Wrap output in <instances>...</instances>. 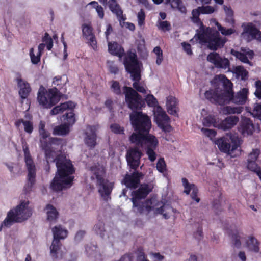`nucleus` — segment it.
<instances>
[{
    "label": "nucleus",
    "instance_id": "obj_1",
    "mask_svg": "<svg viewBox=\"0 0 261 261\" xmlns=\"http://www.w3.org/2000/svg\"><path fill=\"white\" fill-rule=\"evenodd\" d=\"M122 90L127 107L132 111L129 119L134 130L148 134L151 127V121L150 117L141 111L142 108L145 107L142 97L132 87L124 86Z\"/></svg>",
    "mask_w": 261,
    "mask_h": 261
},
{
    "label": "nucleus",
    "instance_id": "obj_2",
    "mask_svg": "<svg viewBox=\"0 0 261 261\" xmlns=\"http://www.w3.org/2000/svg\"><path fill=\"white\" fill-rule=\"evenodd\" d=\"M56 165L57 171L50 184V188L55 191H61L72 185L75 169L71 161L64 156L57 158Z\"/></svg>",
    "mask_w": 261,
    "mask_h": 261
},
{
    "label": "nucleus",
    "instance_id": "obj_3",
    "mask_svg": "<svg viewBox=\"0 0 261 261\" xmlns=\"http://www.w3.org/2000/svg\"><path fill=\"white\" fill-rule=\"evenodd\" d=\"M53 85L55 87L47 90L42 85L40 86L37 93V100L39 104L43 108L50 109L56 105L62 96L60 90L66 92L65 83L62 82V77L57 76L54 78Z\"/></svg>",
    "mask_w": 261,
    "mask_h": 261
},
{
    "label": "nucleus",
    "instance_id": "obj_4",
    "mask_svg": "<svg viewBox=\"0 0 261 261\" xmlns=\"http://www.w3.org/2000/svg\"><path fill=\"white\" fill-rule=\"evenodd\" d=\"M226 77L225 75H216L211 82L214 88L210 89L204 93L205 98L210 102L215 105H224L226 99L230 98L231 94L224 83L226 82L223 77Z\"/></svg>",
    "mask_w": 261,
    "mask_h": 261
},
{
    "label": "nucleus",
    "instance_id": "obj_5",
    "mask_svg": "<svg viewBox=\"0 0 261 261\" xmlns=\"http://www.w3.org/2000/svg\"><path fill=\"white\" fill-rule=\"evenodd\" d=\"M147 184L142 185L137 190L134 191L132 193L131 198L133 202V207L134 212L142 214L144 210L150 212L154 209L156 203V200L154 198L147 199L145 202L141 201L144 199L151 192Z\"/></svg>",
    "mask_w": 261,
    "mask_h": 261
},
{
    "label": "nucleus",
    "instance_id": "obj_6",
    "mask_svg": "<svg viewBox=\"0 0 261 261\" xmlns=\"http://www.w3.org/2000/svg\"><path fill=\"white\" fill-rule=\"evenodd\" d=\"M28 201H22L15 208L11 209L0 225V231L3 227L10 228L14 224L21 223L32 216V210L28 206Z\"/></svg>",
    "mask_w": 261,
    "mask_h": 261
},
{
    "label": "nucleus",
    "instance_id": "obj_7",
    "mask_svg": "<svg viewBox=\"0 0 261 261\" xmlns=\"http://www.w3.org/2000/svg\"><path fill=\"white\" fill-rule=\"evenodd\" d=\"M144 102L150 107H155L154 111V120L158 126L165 133H169L172 130V127L170 124V119L162 108L158 106V102L156 98L152 94H147L144 99Z\"/></svg>",
    "mask_w": 261,
    "mask_h": 261
},
{
    "label": "nucleus",
    "instance_id": "obj_8",
    "mask_svg": "<svg viewBox=\"0 0 261 261\" xmlns=\"http://www.w3.org/2000/svg\"><path fill=\"white\" fill-rule=\"evenodd\" d=\"M199 42L207 43L208 48L212 50H217L224 46L226 40L220 37L219 32L210 27H207L197 36Z\"/></svg>",
    "mask_w": 261,
    "mask_h": 261
},
{
    "label": "nucleus",
    "instance_id": "obj_9",
    "mask_svg": "<svg viewBox=\"0 0 261 261\" xmlns=\"http://www.w3.org/2000/svg\"><path fill=\"white\" fill-rule=\"evenodd\" d=\"M92 171L96 179V186L98 192L103 200L108 202L111 199V194L114 188V183L105 179L103 177V170L97 167H92Z\"/></svg>",
    "mask_w": 261,
    "mask_h": 261
},
{
    "label": "nucleus",
    "instance_id": "obj_10",
    "mask_svg": "<svg viewBox=\"0 0 261 261\" xmlns=\"http://www.w3.org/2000/svg\"><path fill=\"white\" fill-rule=\"evenodd\" d=\"M24 161L28 170L27 182L25 185L23 191L25 194L29 193L36 182V168L34 161L30 154L28 146H23Z\"/></svg>",
    "mask_w": 261,
    "mask_h": 261
},
{
    "label": "nucleus",
    "instance_id": "obj_11",
    "mask_svg": "<svg viewBox=\"0 0 261 261\" xmlns=\"http://www.w3.org/2000/svg\"><path fill=\"white\" fill-rule=\"evenodd\" d=\"M215 144L220 151L232 156L234 151L240 146V140L237 136L230 134L217 139Z\"/></svg>",
    "mask_w": 261,
    "mask_h": 261
},
{
    "label": "nucleus",
    "instance_id": "obj_12",
    "mask_svg": "<svg viewBox=\"0 0 261 261\" xmlns=\"http://www.w3.org/2000/svg\"><path fill=\"white\" fill-rule=\"evenodd\" d=\"M123 64L127 72L130 74L132 80L141 79L139 61L135 53L128 51L123 59Z\"/></svg>",
    "mask_w": 261,
    "mask_h": 261
},
{
    "label": "nucleus",
    "instance_id": "obj_13",
    "mask_svg": "<svg viewBox=\"0 0 261 261\" xmlns=\"http://www.w3.org/2000/svg\"><path fill=\"white\" fill-rule=\"evenodd\" d=\"M223 79H225L226 82V84L224 83V84L226 87H227V90H229V92H230L231 94L230 98L226 99V103L232 101L236 104L241 105H244L247 99L248 89L246 88H243L234 95L232 89V83L227 77H224Z\"/></svg>",
    "mask_w": 261,
    "mask_h": 261
},
{
    "label": "nucleus",
    "instance_id": "obj_14",
    "mask_svg": "<svg viewBox=\"0 0 261 261\" xmlns=\"http://www.w3.org/2000/svg\"><path fill=\"white\" fill-rule=\"evenodd\" d=\"M143 154L138 147L129 148L126 153V159L130 168L136 170L140 164V159Z\"/></svg>",
    "mask_w": 261,
    "mask_h": 261
},
{
    "label": "nucleus",
    "instance_id": "obj_15",
    "mask_svg": "<svg viewBox=\"0 0 261 261\" xmlns=\"http://www.w3.org/2000/svg\"><path fill=\"white\" fill-rule=\"evenodd\" d=\"M40 146L44 152L46 161L57 163V158L63 156L60 152V149L56 147H51L48 146L47 140H40Z\"/></svg>",
    "mask_w": 261,
    "mask_h": 261
},
{
    "label": "nucleus",
    "instance_id": "obj_16",
    "mask_svg": "<svg viewBox=\"0 0 261 261\" xmlns=\"http://www.w3.org/2000/svg\"><path fill=\"white\" fill-rule=\"evenodd\" d=\"M242 27L243 29V31L241 36L243 38L248 36V38L250 37L251 39L261 40V31L257 28L254 24L252 22L243 23Z\"/></svg>",
    "mask_w": 261,
    "mask_h": 261
},
{
    "label": "nucleus",
    "instance_id": "obj_17",
    "mask_svg": "<svg viewBox=\"0 0 261 261\" xmlns=\"http://www.w3.org/2000/svg\"><path fill=\"white\" fill-rule=\"evenodd\" d=\"M207 60L213 64L217 68L226 69L229 67L230 62L227 58H222L220 55L216 52L210 53L207 56Z\"/></svg>",
    "mask_w": 261,
    "mask_h": 261
},
{
    "label": "nucleus",
    "instance_id": "obj_18",
    "mask_svg": "<svg viewBox=\"0 0 261 261\" xmlns=\"http://www.w3.org/2000/svg\"><path fill=\"white\" fill-rule=\"evenodd\" d=\"M142 172L134 171L129 174L127 173L122 181V184L130 189L137 188L140 184V179L143 176Z\"/></svg>",
    "mask_w": 261,
    "mask_h": 261
},
{
    "label": "nucleus",
    "instance_id": "obj_19",
    "mask_svg": "<svg viewBox=\"0 0 261 261\" xmlns=\"http://www.w3.org/2000/svg\"><path fill=\"white\" fill-rule=\"evenodd\" d=\"M82 33L86 39L88 40V44L94 50L97 49V41L93 32V29L90 24L84 23L82 25Z\"/></svg>",
    "mask_w": 261,
    "mask_h": 261
},
{
    "label": "nucleus",
    "instance_id": "obj_20",
    "mask_svg": "<svg viewBox=\"0 0 261 261\" xmlns=\"http://www.w3.org/2000/svg\"><path fill=\"white\" fill-rule=\"evenodd\" d=\"M241 50L244 51V53L237 51L233 49L231 50V54L234 56L237 59H239L244 63L252 65V63L248 59V58L252 60L254 56V53L252 50L248 49L247 50L244 48H242Z\"/></svg>",
    "mask_w": 261,
    "mask_h": 261
},
{
    "label": "nucleus",
    "instance_id": "obj_21",
    "mask_svg": "<svg viewBox=\"0 0 261 261\" xmlns=\"http://www.w3.org/2000/svg\"><path fill=\"white\" fill-rule=\"evenodd\" d=\"M181 181L184 187V192L187 195H189L192 191L191 194L192 199L195 200L197 203L199 202L200 198L198 197V189L197 186L194 184L189 183L186 178H182Z\"/></svg>",
    "mask_w": 261,
    "mask_h": 261
},
{
    "label": "nucleus",
    "instance_id": "obj_22",
    "mask_svg": "<svg viewBox=\"0 0 261 261\" xmlns=\"http://www.w3.org/2000/svg\"><path fill=\"white\" fill-rule=\"evenodd\" d=\"M84 142L86 146L91 148H94L96 145L97 135L96 129L93 126H89L87 131L85 133Z\"/></svg>",
    "mask_w": 261,
    "mask_h": 261
},
{
    "label": "nucleus",
    "instance_id": "obj_23",
    "mask_svg": "<svg viewBox=\"0 0 261 261\" xmlns=\"http://www.w3.org/2000/svg\"><path fill=\"white\" fill-rule=\"evenodd\" d=\"M16 82L19 88V94L20 97L23 99L27 98L31 91L29 83L23 80L21 77H17Z\"/></svg>",
    "mask_w": 261,
    "mask_h": 261
},
{
    "label": "nucleus",
    "instance_id": "obj_24",
    "mask_svg": "<svg viewBox=\"0 0 261 261\" xmlns=\"http://www.w3.org/2000/svg\"><path fill=\"white\" fill-rule=\"evenodd\" d=\"M108 5L111 12L115 14L118 20L121 22L126 19L125 16L123 15V10L120 5L117 3L116 0H110L108 2Z\"/></svg>",
    "mask_w": 261,
    "mask_h": 261
},
{
    "label": "nucleus",
    "instance_id": "obj_25",
    "mask_svg": "<svg viewBox=\"0 0 261 261\" xmlns=\"http://www.w3.org/2000/svg\"><path fill=\"white\" fill-rule=\"evenodd\" d=\"M254 129V125L249 118L244 117L242 119L239 130L242 134L251 135L253 132Z\"/></svg>",
    "mask_w": 261,
    "mask_h": 261
},
{
    "label": "nucleus",
    "instance_id": "obj_26",
    "mask_svg": "<svg viewBox=\"0 0 261 261\" xmlns=\"http://www.w3.org/2000/svg\"><path fill=\"white\" fill-rule=\"evenodd\" d=\"M239 117L236 116H230L219 123V129L224 130L232 128L239 122Z\"/></svg>",
    "mask_w": 261,
    "mask_h": 261
},
{
    "label": "nucleus",
    "instance_id": "obj_27",
    "mask_svg": "<svg viewBox=\"0 0 261 261\" xmlns=\"http://www.w3.org/2000/svg\"><path fill=\"white\" fill-rule=\"evenodd\" d=\"M177 99L173 96H169L167 98L166 107L168 113L175 116H178Z\"/></svg>",
    "mask_w": 261,
    "mask_h": 261
},
{
    "label": "nucleus",
    "instance_id": "obj_28",
    "mask_svg": "<svg viewBox=\"0 0 261 261\" xmlns=\"http://www.w3.org/2000/svg\"><path fill=\"white\" fill-rule=\"evenodd\" d=\"M145 132H135L129 137V141L132 143L135 144L138 146H142L145 140L146 135Z\"/></svg>",
    "mask_w": 261,
    "mask_h": 261
},
{
    "label": "nucleus",
    "instance_id": "obj_29",
    "mask_svg": "<svg viewBox=\"0 0 261 261\" xmlns=\"http://www.w3.org/2000/svg\"><path fill=\"white\" fill-rule=\"evenodd\" d=\"M75 107L74 102L71 101H68L60 104L59 106L55 107L50 112L52 115H57L60 113L63 112L64 111L67 110L68 108L74 109Z\"/></svg>",
    "mask_w": 261,
    "mask_h": 261
},
{
    "label": "nucleus",
    "instance_id": "obj_30",
    "mask_svg": "<svg viewBox=\"0 0 261 261\" xmlns=\"http://www.w3.org/2000/svg\"><path fill=\"white\" fill-rule=\"evenodd\" d=\"M108 50L111 54L119 58H121L124 54V50L123 47L116 42L113 43L109 42Z\"/></svg>",
    "mask_w": 261,
    "mask_h": 261
},
{
    "label": "nucleus",
    "instance_id": "obj_31",
    "mask_svg": "<svg viewBox=\"0 0 261 261\" xmlns=\"http://www.w3.org/2000/svg\"><path fill=\"white\" fill-rule=\"evenodd\" d=\"M47 219L50 223H55L59 216L57 209L51 204H48L45 207Z\"/></svg>",
    "mask_w": 261,
    "mask_h": 261
},
{
    "label": "nucleus",
    "instance_id": "obj_32",
    "mask_svg": "<svg viewBox=\"0 0 261 261\" xmlns=\"http://www.w3.org/2000/svg\"><path fill=\"white\" fill-rule=\"evenodd\" d=\"M54 239L60 241L66 238L68 234V231L63 229L61 225L56 226L52 228Z\"/></svg>",
    "mask_w": 261,
    "mask_h": 261
},
{
    "label": "nucleus",
    "instance_id": "obj_33",
    "mask_svg": "<svg viewBox=\"0 0 261 261\" xmlns=\"http://www.w3.org/2000/svg\"><path fill=\"white\" fill-rule=\"evenodd\" d=\"M70 126L69 124L64 123L55 126L53 131L54 135L65 136L70 132Z\"/></svg>",
    "mask_w": 261,
    "mask_h": 261
},
{
    "label": "nucleus",
    "instance_id": "obj_34",
    "mask_svg": "<svg viewBox=\"0 0 261 261\" xmlns=\"http://www.w3.org/2000/svg\"><path fill=\"white\" fill-rule=\"evenodd\" d=\"M21 124H23L24 131L29 134H31L34 129L33 123L29 120H24L23 119L17 120L15 122V125L16 127H19Z\"/></svg>",
    "mask_w": 261,
    "mask_h": 261
},
{
    "label": "nucleus",
    "instance_id": "obj_35",
    "mask_svg": "<svg viewBox=\"0 0 261 261\" xmlns=\"http://www.w3.org/2000/svg\"><path fill=\"white\" fill-rule=\"evenodd\" d=\"M203 125L205 127L212 126L219 128V122L216 117L212 115H209L204 118L202 121Z\"/></svg>",
    "mask_w": 261,
    "mask_h": 261
},
{
    "label": "nucleus",
    "instance_id": "obj_36",
    "mask_svg": "<svg viewBox=\"0 0 261 261\" xmlns=\"http://www.w3.org/2000/svg\"><path fill=\"white\" fill-rule=\"evenodd\" d=\"M61 243L60 241L53 240L50 246V253L53 260L58 258V251L60 249Z\"/></svg>",
    "mask_w": 261,
    "mask_h": 261
},
{
    "label": "nucleus",
    "instance_id": "obj_37",
    "mask_svg": "<svg viewBox=\"0 0 261 261\" xmlns=\"http://www.w3.org/2000/svg\"><path fill=\"white\" fill-rule=\"evenodd\" d=\"M247 246L248 249L255 252H258L259 250V242L253 236H250L247 242Z\"/></svg>",
    "mask_w": 261,
    "mask_h": 261
},
{
    "label": "nucleus",
    "instance_id": "obj_38",
    "mask_svg": "<svg viewBox=\"0 0 261 261\" xmlns=\"http://www.w3.org/2000/svg\"><path fill=\"white\" fill-rule=\"evenodd\" d=\"M233 72L236 74L237 77H240L243 81H245L248 79V72L243 66H236Z\"/></svg>",
    "mask_w": 261,
    "mask_h": 261
},
{
    "label": "nucleus",
    "instance_id": "obj_39",
    "mask_svg": "<svg viewBox=\"0 0 261 261\" xmlns=\"http://www.w3.org/2000/svg\"><path fill=\"white\" fill-rule=\"evenodd\" d=\"M159 142L155 136L148 134L146 135L144 144H147V148H156Z\"/></svg>",
    "mask_w": 261,
    "mask_h": 261
},
{
    "label": "nucleus",
    "instance_id": "obj_40",
    "mask_svg": "<svg viewBox=\"0 0 261 261\" xmlns=\"http://www.w3.org/2000/svg\"><path fill=\"white\" fill-rule=\"evenodd\" d=\"M73 109H74L68 108L67 110L69 111L66 113L65 115H63L64 120H66L67 121V122L65 123L69 124L70 126H72L76 121L75 114L73 112Z\"/></svg>",
    "mask_w": 261,
    "mask_h": 261
},
{
    "label": "nucleus",
    "instance_id": "obj_41",
    "mask_svg": "<svg viewBox=\"0 0 261 261\" xmlns=\"http://www.w3.org/2000/svg\"><path fill=\"white\" fill-rule=\"evenodd\" d=\"M88 5H91L93 8L95 9L96 12L98 14V17L100 19H102L105 16L104 9L103 7L99 5L97 2L92 1L90 2Z\"/></svg>",
    "mask_w": 261,
    "mask_h": 261
},
{
    "label": "nucleus",
    "instance_id": "obj_42",
    "mask_svg": "<svg viewBox=\"0 0 261 261\" xmlns=\"http://www.w3.org/2000/svg\"><path fill=\"white\" fill-rule=\"evenodd\" d=\"M63 139L58 138L51 137L49 139V141H47L48 146L51 147L58 148L61 147L63 145Z\"/></svg>",
    "mask_w": 261,
    "mask_h": 261
},
{
    "label": "nucleus",
    "instance_id": "obj_43",
    "mask_svg": "<svg viewBox=\"0 0 261 261\" xmlns=\"http://www.w3.org/2000/svg\"><path fill=\"white\" fill-rule=\"evenodd\" d=\"M191 20L194 23L199 26V29L196 30V36H198L201 33L203 32L207 28L203 25V22L201 21L199 17H192Z\"/></svg>",
    "mask_w": 261,
    "mask_h": 261
},
{
    "label": "nucleus",
    "instance_id": "obj_44",
    "mask_svg": "<svg viewBox=\"0 0 261 261\" xmlns=\"http://www.w3.org/2000/svg\"><path fill=\"white\" fill-rule=\"evenodd\" d=\"M170 5L173 9H176L181 12L185 13L186 11V8L181 0H171Z\"/></svg>",
    "mask_w": 261,
    "mask_h": 261
},
{
    "label": "nucleus",
    "instance_id": "obj_45",
    "mask_svg": "<svg viewBox=\"0 0 261 261\" xmlns=\"http://www.w3.org/2000/svg\"><path fill=\"white\" fill-rule=\"evenodd\" d=\"M111 83L110 88L112 92L116 95H121L122 91L119 82L117 81L112 80Z\"/></svg>",
    "mask_w": 261,
    "mask_h": 261
},
{
    "label": "nucleus",
    "instance_id": "obj_46",
    "mask_svg": "<svg viewBox=\"0 0 261 261\" xmlns=\"http://www.w3.org/2000/svg\"><path fill=\"white\" fill-rule=\"evenodd\" d=\"M243 108L241 107H231L226 106L223 108V113L225 114H240L243 111Z\"/></svg>",
    "mask_w": 261,
    "mask_h": 261
},
{
    "label": "nucleus",
    "instance_id": "obj_47",
    "mask_svg": "<svg viewBox=\"0 0 261 261\" xmlns=\"http://www.w3.org/2000/svg\"><path fill=\"white\" fill-rule=\"evenodd\" d=\"M228 233L229 236L231 237L232 241L234 242V246L237 248H239L241 246V243L238 231L237 230H236L234 232L230 231H229Z\"/></svg>",
    "mask_w": 261,
    "mask_h": 261
},
{
    "label": "nucleus",
    "instance_id": "obj_48",
    "mask_svg": "<svg viewBox=\"0 0 261 261\" xmlns=\"http://www.w3.org/2000/svg\"><path fill=\"white\" fill-rule=\"evenodd\" d=\"M140 80L141 79H139L138 80H132L134 82L133 83V88H132L134 89L137 93L140 92L145 94L146 93V89L139 83Z\"/></svg>",
    "mask_w": 261,
    "mask_h": 261
},
{
    "label": "nucleus",
    "instance_id": "obj_49",
    "mask_svg": "<svg viewBox=\"0 0 261 261\" xmlns=\"http://www.w3.org/2000/svg\"><path fill=\"white\" fill-rule=\"evenodd\" d=\"M156 169L160 173L164 174L167 171V166L163 158H160L156 163Z\"/></svg>",
    "mask_w": 261,
    "mask_h": 261
},
{
    "label": "nucleus",
    "instance_id": "obj_50",
    "mask_svg": "<svg viewBox=\"0 0 261 261\" xmlns=\"http://www.w3.org/2000/svg\"><path fill=\"white\" fill-rule=\"evenodd\" d=\"M94 230L97 234L103 237L105 229V224L102 221H98L94 226Z\"/></svg>",
    "mask_w": 261,
    "mask_h": 261
},
{
    "label": "nucleus",
    "instance_id": "obj_51",
    "mask_svg": "<svg viewBox=\"0 0 261 261\" xmlns=\"http://www.w3.org/2000/svg\"><path fill=\"white\" fill-rule=\"evenodd\" d=\"M251 114L254 118L261 120V102L254 104Z\"/></svg>",
    "mask_w": 261,
    "mask_h": 261
},
{
    "label": "nucleus",
    "instance_id": "obj_52",
    "mask_svg": "<svg viewBox=\"0 0 261 261\" xmlns=\"http://www.w3.org/2000/svg\"><path fill=\"white\" fill-rule=\"evenodd\" d=\"M42 42L46 44L47 49L50 50L53 46V40L48 33H45L42 39Z\"/></svg>",
    "mask_w": 261,
    "mask_h": 261
},
{
    "label": "nucleus",
    "instance_id": "obj_53",
    "mask_svg": "<svg viewBox=\"0 0 261 261\" xmlns=\"http://www.w3.org/2000/svg\"><path fill=\"white\" fill-rule=\"evenodd\" d=\"M247 168L256 174L258 171L261 170V167L256 164V161H247Z\"/></svg>",
    "mask_w": 261,
    "mask_h": 261
},
{
    "label": "nucleus",
    "instance_id": "obj_54",
    "mask_svg": "<svg viewBox=\"0 0 261 261\" xmlns=\"http://www.w3.org/2000/svg\"><path fill=\"white\" fill-rule=\"evenodd\" d=\"M153 52L157 56L156 63L159 65L163 60L162 50L160 47L156 46L153 49Z\"/></svg>",
    "mask_w": 261,
    "mask_h": 261
},
{
    "label": "nucleus",
    "instance_id": "obj_55",
    "mask_svg": "<svg viewBox=\"0 0 261 261\" xmlns=\"http://www.w3.org/2000/svg\"><path fill=\"white\" fill-rule=\"evenodd\" d=\"M260 154V150L258 149H253L252 151L248 154L247 161H256L259 154Z\"/></svg>",
    "mask_w": 261,
    "mask_h": 261
},
{
    "label": "nucleus",
    "instance_id": "obj_56",
    "mask_svg": "<svg viewBox=\"0 0 261 261\" xmlns=\"http://www.w3.org/2000/svg\"><path fill=\"white\" fill-rule=\"evenodd\" d=\"M29 55L30 56L31 62L33 64H37L40 62L41 55L37 53V55L36 56L34 53L33 48H30Z\"/></svg>",
    "mask_w": 261,
    "mask_h": 261
},
{
    "label": "nucleus",
    "instance_id": "obj_57",
    "mask_svg": "<svg viewBox=\"0 0 261 261\" xmlns=\"http://www.w3.org/2000/svg\"><path fill=\"white\" fill-rule=\"evenodd\" d=\"M224 10L226 15V20L229 22L233 21V11L230 7L224 6Z\"/></svg>",
    "mask_w": 261,
    "mask_h": 261
},
{
    "label": "nucleus",
    "instance_id": "obj_58",
    "mask_svg": "<svg viewBox=\"0 0 261 261\" xmlns=\"http://www.w3.org/2000/svg\"><path fill=\"white\" fill-rule=\"evenodd\" d=\"M110 128L112 132L116 134H124V129L123 127L120 126L119 124L117 123L112 124L110 126Z\"/></svg>",
    "mask_w": 261,
    "mask_h": 261
},
{
    "label": "nucleus",
    "instance_id": "obj_59",
    "mask_svg": "<svg viewBox=\"0 0 261 261\" xmlns=\"http://www.w3.org/2000/svg\"><path fill=\"white\" fill-rule=\"evenodd\" d=\"M198 9L200 11L201 14H212L215 11L214 7L211 6L198 7Z\"/></svg>",
    "mask_w": 261,
    "mask_h": 261
},
{
    "label": "nucleus",
    "instance_id": "obj_60",
    "mask_svg": "<svg viewBox=\"0 0 261 261\" xmlns=\"http://www.w3.org/2000/svg\"><path fill=\"white\" fill-rule=\"evenodd\" d=\"M138 23L139 26L144 24L145 19V14L144 11L141 9L137 15Z\"/></svg>",
    "mask_w": 261,
    "mask_h": 261
},
{
    "label": "nucleus",
    "instance_id": "obj_61",
    "mask_svg": "<svg viewBox=\"0 0 261 261\" xmlns=\"http://www.w3.org/2000/svg\"><path fill=\"white\" fill-rule=\"evenodd\" d=\"M108 67L109 71L114 74H116L118 73L119 69L117 65H116L114 62L108 61L107 62Z\"/></svg>",
    "mask_w": 261,
    "mask_h": 261
},
{
    "label": "nucleus",
    "instance_id": "obj_62",
    "mask_svg": "<svg viewBox=\"0 0 261 261\" xmlns=\"http://www.w3.org/2000/svg\"><path fill=\"white\" fill-rule=\"evenodd\" d=\"M154 149L155 148H146V154L148 155V159L151 162H154L156 158V154L154 151Z\"/></svg>",
    "mask_w": 261,
    "mask_h": 261
},
{
    "label": "nucleus",
    "instance_id": "obj_63",
    "mask_svg": "<svg viewBox=\"0 0 261 261\" xmlns=\"http://www.w3.org/2000/svg\"><path fill=\"white\" fill-rule=\"evenodd\" d=\"M201 130L203 134L210 138L215 137L217 134L216 131L214 129L202 128Z\"/></svg>",
    "mask_w": 261,
    "mask_h": 261
},
{
    "label": "nucleus",
    "instance_id": "obj_64",
    "mask_svg": "<svg viewBox=\"0 0 261 261\" xmlns=\"http://www.w3.org/2000/svg\"><path fill=\"white\" fill-rule=\"evenodd\" d=\"M256 90L254 94L256 97L261 98V81L258 80L255 82Z\"/></svg>",
    "mask_w": 261,
    "mask_h": 261
}]
</instances>
